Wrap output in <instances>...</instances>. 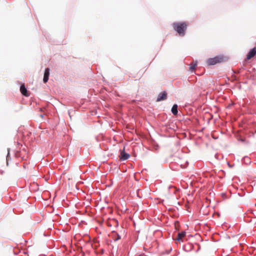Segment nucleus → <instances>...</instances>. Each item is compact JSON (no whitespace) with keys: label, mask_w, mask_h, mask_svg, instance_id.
<instances>
[{"label":"nucleus","mask_w":256,"mask_h":256,"mask_svg":"<svg viewBox=\"0 0 256 256\" xmlns=\"http://www.w3.org/2000/svg\"><path fill=\"white\" fill-rule=\"evenodd\" d=\"M20 91L21 92V93L26 96H29L28 94V91H27V90L24 84H22L21 86H20Z\"/></svg>","instance_id":"obj_8"},{"label":"nucleus","mask_w":256,"mask_h":256,"mask_svg":"<svg viewBox=\"0 0 256 256\" xmlns=\"http://www.w3.org/2000/svg\"><path fill=\"white\" fill-rule=\"evenodd\" d=\"M224 58L222 56H217L213 58H208L207 61V64L208 66L214 65L218 63L223 62Z\"/></svg>","instance_id":"obj_2"},{"label":"nucleus","mask_w":256,"mask_h":256,"mask_svg":"<svg viewBox=\"0 0 256 256\" xmlns=\"http://www.w3.org/2000/svg\"><path fill=\"white\" fill-rule=\"evenodd\" d=\"M120 157L121 160H127L130 157V155L124 152V149L120 151Z\"/></svg>","instance_id":"obj_5"},{"label":"nucleus","mask_w":256,"mask_h":256,"mask_svg":"<svg viewBox=\"0 0 256 256\" xmlns=\"http://www.w3.org/2000/svg\"><path fill=\"white\" fill-rule=\"evenodd\" d=\"M112 222H113L114 224H115L116 226H118V223L117 220L114 219L112 220Z\"/></svg>","instance_id":"obj_12"},{"label":"nucleus","mask_w":256,"mask_h":256,"mask_svg":"<svg viewBox=\"0 0 256 256\" xmlns=\"http://www.w3.org/2000/svg\"><path fill=\"white\" fill-rule=\"evenodd\" d=\"M116 236V237L114 238L115 241H116L120 239V236L117 232H113V236Z\"/></svg>","instance_id":"obj_11"},{"label":"nucleus","mask_w":256,"mask_h":256,"mask_svg":"<svg viewBox=\"0 0 256 256\" xmlns=\"http://www.w3.org/2000/svg\"><path fill=\"white\" fill-rule=\"evenodd\" d=\"M172 28L180 36H184L185 32L187 29L188 23L185 22H176L172 24Z\"/></svg>","instance_id":"obj_1"},{"label":"nucleus","mask_w":256,"mask_h":256,"mask_svg":"<svg viewBox=\"0 0 256 256\" xmlns=\"http://www.w3.org/2000/svg\"><path fill=\"white\" fill-rule=\"evenodd\" d=\"M49 75H50V68H46L44 70V79H43V81L44 83H46L48 82V80Z\"/></svg>","instance_id":"obj_6"},{"label":"nucleus","mask_w":256,"mask_h":256,"mask_svg":"<svg viewBox=\"0 0 256 256\" xmlns=\"http://www.w3.org/2000/svg\"><path fill=\"white\" fill-rule=\"evenodd\" d=\"M197 65V62H195L194 63H192L190 64V70H195Z\"/></svg>","instance_id":"obj_10"},{"label":"nucleus","mask_w":256,"mask_h":256,"mask_svg":"<svg viewBox=\"0 0 256 256\" xmlns=\"http://www.w3.org/2000/svg\"><path fill=\"white\" fill-rule=\"evenodd\" d=\"M256 54V47H254L249 52L248 54L246 56V59L250 60L252 58H253Z\"/></svg>","instance_id":"obj_4"},{"label":"nucleus","mask_w":256,"mask_h":256,"mask_svg":"<svg viewBox=\"0 0 256 256\" xmlns=\"http://www.w3.org/2000/svg\"><path fill=\"white\" fill-rule=\"evenodd\" d=\"M186 232H179L178 234V236L176 240L178 242H182V238H184L186 236Z\"/></svg>","instance_id":"obj_7"},{"label":"nucleus","mask_w":256,"mask_h":256,"mask_svg":"<svg viewBox=\"0 0 256 256\" xmlns=\"http://www.w3.org/2000/svg\"><path fill=\"white\" fill-rule=\"evenodd\" d=\"M172 112L174 115H176L178 114V106L176 104H174L172 108Z\"/></svg>","instance_id":"obj_9"},{"label":"nucleus","mask_w":256,"mask_h":256,"mask_svg":"<svg viewBox=\"0 0 256 256\" xmlns=\"http://www.w3.org/2000/svg\"><path fill=\"white\" fill-rule=\"evenodd\" d=\"M167 98V93L166 92H163L160 93L157 98L156 101L160 102L161 100H164L166 99Z\"/></svg>","instance_id":"obj_3"}]
</instances>
